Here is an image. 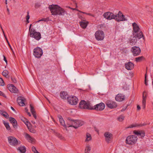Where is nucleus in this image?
<instances>
[{"label": "nucleus", "instance_id": "f257e3e1", "mask_svg": "<svg viewBox=\"0 0 153 153\" xmlns=\"http://www.w3.org/2000/svg\"><path fill=\"white\" fill-rule=\"evenodd\" d=\"M48 8L52 15L64 16L66 13L64 9L57 5H49Z\"/></svg>", "mask_w": 153, "mask_h": 153}, {"label": "nucleus", "instance_id": "f03ea898", "mask_svg": "<svg viewBox=\"0 0 153 153\" xmlns=\"http://www.w3.org/2000/svg\"><path fill=\"white\" fill-rule=\"evenodd\" d=\"M143 37V39H144V35L142 31H140L138 33V34H133L132 36H131L129 40V43L131 45H134L137 42V39H140Z\"/></svg>", "mask_w": 153, "mask_h": 153}, {"label": "nucleus", "instance_id": "7ed1b4c3", "mask_svg": "<svg viewBox=\"0 0 153 153\" xmlns=\"http://www.w3.org/2000/svg\"><path fill=\"white\" fill-rule=\"evenodd\" d=\"M79 107L81 109L92 110L93 106L90 105L89 102H87L84 100H82L80 102Z\"/></svg>", "mask_w": 153, "mask_h": 153}, {"label": "nucleus", "instance_id": "20e7f679", "mask_svg": "<svg viewBox=\"0 0 153 153\" xmlns=\"http://www.w3.org/2000/svg\"><path fill=\"white\" fill-rule=\"evenodd\" d=\"M137 139V137L134 135H129L126 137V143L128 145H132L135 143Z\"/></svg>", "mask_w": 153, "mask_h": 153}, {"label": "nucleus", "instance_id": "39448f33", "mask_svg": "<svg viewBox=\"0 0 153 153\" xmlns=\"http://www.w3.org/2000/svg\"><path fill=\"white\" fill-rule=\"evenodd\" d=\"M30 36L31 37L34 38L36 40L38 41L41 38V35L39 32H36L35 30L31 28L30 32Z\"/></svg>", "mask_w": 153, "mask_h": 153}, {"label": "nucleus", "instance_id": "423d86ee", "mask_svg": "<svg viewBox=\"0 0 153 153\" xmlns=\"http://www.w3.org/2000/svg\"><path fill=\"white\" fill-rule=\"evenodd\" d=\"M8 140L9 143L11 146H16L18 144L20 143V142L19 143V142L13 136H9L8 137Z\"/></svg>", "mask_w": 153, "mask_h": 153}, {"label": "nucleus", "instance_id": "0eeeda50", "mask_svg": "<svg viewBox=\"0 0 153 153\" xmlns=\"http://www.w3.org/2000/svg\"><path fill=\"white\" fill-rule=\"evenodd\" d=\"M104 32L100 30L97 31L95 34V36L96 39L98 40H102L104 38Z\"/></svg>", "mask_w": 153, "mask_h": 153}, {"label": "nucleus", "instance_id": "6e6552de", "mask_svg": "<svg viewBox=\"0 0 153 153\" xmlns=\"http://www.w3.org/2000/svg\"><path fill=\"white\" fill-rule=\"evenodd\" d=\"M33 54L36 57L40 58L43 54L42 50L40 48H35L33 50Z\"/></svg>", "mask_w": 153, "mask_h": 153}, {"label": "nucleus", "instance_id": "1a4fd4ad", "mask_svg": "<svg viewBox=\"0 0 153 153\" xmlns=\"http://www.w3.org/2000/svg\"><path fill=\"white\" fill-rule=\"evenodd\" d=\"M105 103L107 106L111 109L114 108L117 106L116 102L110 100H107Z\"/></svg>", "mask_w": 153, "mask_h": 153}, {"label": "nucleus", "instance_id": "9d476101", "mask_svg": "<svg viewBox=\"0 0 153 153\" xmlns=\"http://www.w3.org/2000/svg\"><path fill=\"white\" fill-rule=\"evenodd\" d=\"M104 17L108 20H111L112 19L116 20V15L112 13L108 12L105 13L103 15Z\"/></svg>", "mask_w": 153, "mask_h": 153}, {"label": "nucleus", "instance_id": "9b49d317", "mask_svg": "<svg viewBox=\"0 0 153 153\" xmlns=\"http://www.w3.org/2000/svg\"><path fill=\"white\" fill-rule=\"evenodd\" d=\"M127 20L125 18V16L122 13L119 11L118 13L116 15V21L120 22L123 21H127Z\"/></svg>", "mask_w": 153, "mask_h": 153}, {"label": "nucleus", "instance_id": "f8f14e48", "mask_svg": "<svg viewBox=\"0 0 153 153\" xmlns=\"http://www.w3.org/2000/svg\"><path fill=\"white\" fill-rule=\"evenodd\" d=\"M131 50L134 56L139 55L141 52L140 48L138 47L135 46L132 47Z\"/></svg>", "mask_w": 153, "mask_h": 153}, {"label": "nucleus", "instance_id": "ddd939ff", "mask_svg": "<svg viewBox=\"0 0 153 153\" xmlns=\"http://www.w3.org/2000/svg\"><path fill=\"white\" fill-rule=\"evenodd\" d=\"M105 141L108 143L111 142L113 138V135L108 132L105 133L104 134Z\"/></svg>", "mask_w": 153, "mask_h": 153}, {"label": "nucleus", "instance_id": "4468645a", "mask_svg": "<svg viewBox=\"0 0 153 153\" xmlns=\"http://www.w3.org/2000/svg\"><path fill=\"white\" fill-rule=\"evenodd\" d=\"M132 26L133 28V34L135 33L138 34L140 31H142L140 30V29L139 26L136 22L132 23Z\"/></svg>", "mask_w": 153, "mask_h": 153}, {"label": "nucleus", "instance_id": "2eb2a0df", "mask_svg": "<svg viewBox=\"0 0 153 153\" xmlns=\"http://www.w3.org/2000/svg\"><path fill=\"white\" fill-rule=\"evenodd\" d=\"M76 120H74L70 117H68L67 125L68 126V127H73L75 129H76V126H74V124L76 123Z\"/></svg>", "mask_w": 153, "mask_h": 153}, {"label": "nucleus", "instance_id": "dca6fc26", "mask_svg": "<svg viewBox=\"0 0 153 153\" xmlns=\"http://www.w3.org/2000/svg\"><path fill=\"white\" fill-rule=\"evenodd\" d=\"M105 108V104L102 102L100 103L97 104L93 107L92 110L95 109L96 110L102 111Z\"/></svg>", "mask_w": 153, "mask_h": 153}, {"label": "nucleus", "instance_id": "f3484780", "mask_svg": "<svg viewBox=\"0 0 153 153\" xmlns=\"http://www.w3.org/2000/svg\"><path fill=\"white\" fill-rule=\"evenodd\" d=\"M69 104L72 105H76V100L75 96L68 97L67 98Z\"/></svg>", "mask_w": 153, "mask_h": 153}, {"label": "nucleus", "instance_id": "a211bd4d", "mask_svg": "<svg viewBox=\"0 0 153 153\" xmlns=\"http://www.w3.org/2000/svg\"><path fill=\"white\" fill-rule=\"evenodd\" d=\"M26 101L25 98L22 97H19L17 100V102L19 105L23 106L25 105V102Z\"/></svg>", "mask_w": 153, "mask_h": 153}, {"label": "nucleus", "instance_id": "6ab92c4d", "mask_svg": "<svg viewBox=\"0 0 153 153\" xmlns=\"http://www.w3.org/2000/svg\"><path fill=\"white\" fill-rule=\"evenodd\" d=\"M7 88L10 91L14 93H17L18 91L17 89L13 85L10 84L8 85Z\"/></svg>", "mask_w": 153, "mask_h": 153}, {"label": "nucleus", "instance_id": "aec40b11", "mask_svg": "<svg viewBox=\"0 0 153 153\" xmlns=\"http://www.w3.org/2000/svg\"><path fill=\"white\" fill-rule=\"evenodd\" d=\"M115 99L117 101H122L125 100V96L122 94H119L116 96Z\"/></svg>", "mask_w": 153, "mask_h": 153}, {"label": "nucleus", "instance_id": "412c9836", "mask_svg": "<svg viewBox=\"0 0 153 153\" xmlns=\"http://www.w3.org/2000/svg\"><path fill=\"white\" fill-rule=\"evenodd\" d=\"M125 68L128 70H131L134 67V64L131 62H128L125 64Z\"/></svg>", "mask_w": 153, "mask_h": 153}, {"label": "nucleus", "instance_id": "4be33fe9", "mask_svg": "<svg viewBox=\"0 0 153 153\" xmlns=\"http://www.w3.org/2000/svg\"><path fill=\"white\" fill-rule=\"evenodd\" d=\"M133 133L140 137H144L145 135L144 132L143 131L134 130L133 131Z\"/></svg>", "mask_w": 153, "mask_h": 153}, {"label": "nucleus", "instance_id": "5701e85b", "mask_svg": "<svg viewBox=\"0 0 153 153\" xmlns=\"http://www.w3.org/2000/svg\"><path fill=\"white\" fill-rule=\"evenodd\" d=\"M85 18H83V21H81L79 22V24L80 26L82 28L85 29V28L88 25V22L85 20Z\"/></svg>", "mask_w": 153, "mask_h": 153}, {"label": "nucleus", "instance_id": "b1692460", "mask_svg": "<svg viewBox=\"0 0 153 153\" xmlns=\"http://www.w3.org/2000/svg\"><path fill=\"white\" fill-rule=\"evenodd\" d=\"M9 120L10 122L12 124L13 127L16 128L17 127V122L15 118L10 117L9 118Z\"/></svg>", "mask_w": 153, "mask_h": 153}, {"label": "nucleus", "instance_id": "393cba45", "mask_svg": "<svg viewBox=\"0 0 153 153\" xmlns=\"http://www.w3.org/2000/svg\"><path fill=\"white\" fill-rule=\"evenodd\" d=\"M60 96L61 98L63 99H66L68 97V93L65 91L61 92L60 93Z\"/></svg>", "mask_w": 153, "mask_h": 153}, {"label": "nucleus", "instance_id": "a878e982", "mask_svg": "<svg viewBox=\"0 0 153 153\" xmlns=\"http://www.w3.org/2000/svg\"><path fill=\"white\" fill-rule=\"evenodd\" d=\"M30 110L32 113V114L33 115L35 119L36 118V114L35 111H34V107L32 105L30 104Z\"/></svg>", "mask_w": 153, "mask_h": 153}, {"label": "nucleus", "instance_id": "bb28decb", "mask_svg": "<svg viewBox=\"0 0 153 153\" xmlns=\"http://www.w3.org/2000/svg\"><path fill=\"white\" fill-rule=\"evenodd\" d=\"M147 93L145 91H144L143 93V104H146V99Z\"/></svg>", "mask_w": 153, "mask_h": 153}, {"label": "nucleus", "instance_id": "cd10ccee", "mask_svg": "<svg viewBox=\"0 0 153 153\" xmlns=\"http://www.w3.org/2000/svg\"><path fill=\"white\" fill-rule=\"evenodd\" d=\"M85 123L84 121L80 120H77V128L81 126Z\"/></svg>", "mask_w": 153, "mask_h": 153}, {"label": "nucleus", "instance_id": "c85d7f7f", "mask_svg": "<svg viewBox=\"0 0 153 153\" xmlns=\"http://www.w3.org/2000/svg\"><path fill=\"white\" fill-rule=\"evenodd\" d=\"M25 137L26 139L30 142L33 141L34 139L32 138L29 134L26 133Z\"/></svg>", "mask_w": 153, "mask_h": 153}, {"label": "nucleus", "instance_id": "c756f323", "mask_svg": "<svg viewBox=\"0 0 153 153\" xmlns=\"http://www.w3.org/2000/svg\"><path fill=\"white\" fill-rule=\"evenodd\" d=\"M18 150L22 153H25L26 152V148L24 146H21L18 148Z\"/></svg>", "mask_w": 153, "mask_h": 153}, {"label": "nucleus", "instance_id": "7c9ffc66", "mask_svg": "<svg viewBox=\"0 0 153 153\" xmlns=\"http://www.w3.org/2000/svg\"><path fill=\"white\" fill-rule=\"evenodd\" d=\"M86 135V138L85 139V141L86 142H88L91 140V135L89 133H87Z\"/></svg>", "mask_w": 153, "mask_h": 153}, {"label": "nucleus", "instance_id": "2f4dec72", "mask_svg": "<svg viewBox=\"0 0 153 153\" xmlns=\"http://www.w3.org/2000/svg\"><path fill=\"white\" fill-rule=\"evenodd\" d=\"M8 74L9 72L8 71L6 70H4L2 73L3 75L7 78L9 77L8 76Z\"/></svg>", "mask_w": 153, "mask_h": 153}, {"label": "nucleus", "instance_id": "473e14b6", "mask_svg": "<svg viewBox=\"0 0 153 153\" xmlns=\"http://www.w3.org/2000/svg\"><path fill=\"white\" fill-rule=\"evenodd\" d=\"M3 123L8 130H10L11 129L8 123H6L4 121H3Z\"/></svg>", "mask_w": 153, "mask_h": 153}, {"label": "nucleus", "instance_id": "72a5a7b5", "mask_svg": "<svg viewBox=\"0 0 153 153\" xmlns=\"http://www.w3.org/2000/svg\"><path fill=\"white\" fill-rule=\"evenodd\" d=\"M144 59L143 56L137 57L135 59V61L137 62H140Z\"/></svg>", "mask_w": 153, "mask_h": 153}, {"label": "nucleus", "instance_id": "f704fd0d", "mask_svg": "<svg viewBox=\"0 0 153 153\" xmlns=\"http://www.w3.org/2000/svg\"><path fill=\"white\" fill-rule=\"evenodd\" d=\"M91 148L89 146H87L85 149V153H89V152L91 150Z\"/></svg>", "mask_w": 153, "mask_h": 153}, {"label": "nucleus", "instance_id": "c9c22d12", "mask_svg": "<svg viewBox=\"0 0 153 153\" xmlns=\"http://www.w3.org/2000/svg\"><path fill=\"white\" fill-rule=\"evenodd\" d=\"M23 122L25 123H29V122L28 120H27V119L24 117H22L20 118Z\"/></svg>", "mask_w": 153, "mask_h": 153}, {"label": "nucleus", "instance_id": "e433bc0d", "mask_svg": "<svg viewBox=\"0 0 153 153\" xmlns=\"http://www.w3.org/2000/svg\"><path fill=\"white\" fill-rule=\"evenodd\" d=\"M28 129L29 131L33 133H35L36 132V131L35 130L30 127H28Z\"/></svg>", "mask_w": 153, "mask_h": 153}, {"label": "nucleus", "instance_id": "4c0bfd02", "mask_svg": "<svg viewBox=\"0 0 153 153\" xmlns=\"http://www.w3.org/2000/svg\"><path fill=\"white\" fill-rule=\"evenodd\" d=\"M124 117L123 115H121L118 118V120L120 122L122 121L124 119Z\"/></svg>", "mask_w": 153, "mask_h": 153}, {"label": "nucleus", "instance_id": "58836bf2", "mask_svg": "<svg viewBox=\"0 0 153 153\" xmlns=\"http://www.w3.org/2000/svg\"><path fill=\"white\" fill-rule=\"evenodd\" d=\"M60 124L62 126H63L64 127H65V128H66V125L65 123V121L63 119V121L60 120H59Z\"/></svg>", "mask_w": 153, "mask_h": 153}, {"label": "nucleus", "instance_id": "ea45409f", "mask_svg": "<svg viewBox=\"0 0 153 153\" xmlns=\"http://www.w3.org/2000/svg\"><path fill=\"white\" fill-rule=\"evenodd\" d=\"M4 81L1 78H0V85L1 86H4Z\"/></svg>", "mask_w": 153, "mask_h": 153}, {"label": "nucleus", "instance_id": "a19ab883", "mask_svg": "<svg viewBox=\"0 0 153 153\" xmlns=\"http://www.w3.org/2000/svg\"><path fill=\"white\" fill-rule=\"evenodd\" d=\"M4 114H3V116L4 117H5L7 119L9 118V115L7 114V113L5 112H4Z\"/></svg>", "mask_w": 153, "mask_h": 153}, {"label": "nucleus", "instance_id": "79ce46f5", "mask_svg": "<svg viewBox=\"0 0 153 153\" xmlns=\"http://www.w3.org/2000/svg\"><path fill=\"white\" fill-rule=\"evenodd\" d=\"M41 6V4L40 3L37 2L35 4V7L36 8L39 7Z\"/></svg>", "mask_w": 153, "mask_h": 153}, {"label": "nucleus", "instance_id": "37998d69", "mask_svg": "<svg viewBox=\"0 0 153 153\" xmlns=\"http://www.w3.org/2000/svg\"><path fill=\"white\" fill-rule=\"evenodd\" d=\"M71 0L73 1L74 2H75V4L76 8H73L70 7H69V8L70 9H71L73 10H76V2L75 0Z\"/></svg>", "mask_w": 153, "mask_h": 153}, {"label": "nucleus", "instance_id": "c03bdc74", "mask_svg": "<svg viewBox=\"0 0 153 153\" xmlns=\"http://www.w3.org/2000/svg\"><path fill=\"white\" fill-rule=\"evenodd\" d=\"M0 27L2 30V31H3V33L4 34V36L5 37V38L7 41H7H8V40L7 38V37H6V36L5 35V34H4V31L2 29V28L1 27V24H0Z\"/></svg>", "mask_w": 153, "mask_h": 153}, {"label": "nucleus", "instance_id": "a18cd8bd", "mask_svg": "<svg viewBox=\"0 0 153 153\" xmlns=\"http://www.w3.org/2000/svg\"><path fill=\"white\" fill-rule=\"evenodd\" d=\"M146 77H147V74L146 73L145 74V84L146 85H148V84L147 82V79H146Z\"/></svg>", "mask_w": 153, "mask_h": 153}, {"label": "nucleus", "instance_id": "49530a36", "mask_svg": "<svg viewBox=\"0 0 153 153\" xmlns=\"http://www.w3.org/2000/svg\"><path fill=\"white\" fill-rule=\"evenodd\" d=\"M32 151L34 152V153L38 152L34 146H33L32 148Z\"/></svg>", "mask_w": 153, "mask_h": 153}, {"label": "nucleus", "instance_id": "de8ad7c7", "mask_svg": "<svg viewBox=\"0 0 153 153\" xmlns=\"http://www.w3.org/2000/svg\"><path fill=\"white\" fill-rule=\"evenodd\" d=\"M56 136L61 139H62L63 138L62 136L60 134H57Z\"/></svg>", "mask_w": 153, "mask_h": 153}, {"label": "nucleus", "instance_id": "09e8293b", "mask_svg": "<svg viewBox=\"0 0 153 153\" xmlns=\"http://www.w3.org/2000/svg\"><path fill=\"white\" fill-rule=\"evenodd\" d=\"M11 79L12 81V82H14V83H16L17 80H16V79L15 78L13 77H11Z\"/></svg>", "mask_w": 153, "mask_h": 153}, {"label": "nucleus", "instance_id": "8fccbe9b", "mask_svg": "<svg viewBox=\"0 0 153 153\" xmlns=\"http://www.w3.org/2000/svg\"><path fill=\"white\" fill-rule=\"evenodd\" d=\"M79 18L81 19L82 21H83V18H83L82 15H81L80 14L78 13L77 14Z\"/></svg>", "mask_w": 153, "mask_h": 153}, {"label": "nucleus", "instance_id": "3c124183", "mask_svg": "<svg viewBox=\"0 0 153 153\" xmlns=\"http://www.w3.org/2000/svg\"><path fill=\"white\" fill-rule=\"evenodd\" d=\"M0 96H2L5 98H6V96H5V94L1 91H0Z\"/></svg>", "mask_w": 153, "mask_h": 153}, {"label": "nucleus", "instance_id": "603ef678", "mask_svg": "<svg viewBox=\"0 0 153 153\" xmlns=\"http://www.w3.org/2000/svg\"><path fill=\"white\" fill-rule=\"evenodd\" d=\"M27 16H26V20H29L30 19V16L29 15V12L28 11L27 12Z\"/></svg>", "mask_w": 153, "mask_h": 153}, {"label": "nucleus", "instance_id": "864d4df0", "mask_svg": "<svg viewBox=\"0 0 153 153\" xmlns=\"http://www.w3.org/2000/svg\"><path fill=\"white\" fill-rule=\"evenodd\" d=\"M83 13H84L86 14L87 15L90 16H93V17H94V15L93 14H91V13H84V12H83Z\"/></svg>", "mask_w": 153, "mask_h": 153}, {"label": "nucleus", "instance_id": "5fc2aeb1", "mask_svg": "<svg viewBox=\"0 0 153 153\" xmlns=\"http://www.w3.org/2000/svg\"><path fill=\"white\" fill-rule=\"evenodd\" d=\"M58 118L59 119V120H61H61L63 121V118H62V116L61 115H59L58 116Z\"/></svg>", "mask_w": 153, "mask_h": 153}, {"label": "nucleus", "instance_id": "6e6d98bb", "mask_svg": "<svg viewBox=\"0 0 153 153\" xmlns=\"http://www.w3.org/2000/svg\"><path fill=\"white\" fill-rule=\"evenodd\" d=\"M5 111H3L2 110H0V114L1 115H2L3 116V114H4V112H5Z\"/></svg>", "mask_w": 153, "mask_h": 153}, {"label": "nucleus", "instance_id": "4d7b16f0", "mask_svg": "<svg viewBox=\"0 0 153 153\" xmlns=\"http://www.w3.org/2000/svg\"><path fill=\"white\" fill-rule=\"evenodd\" d=\"M47 21V19H46L45 18H43L42 19L40 20H39L38 22H39V21Z\"/></svg>", "mask_w": 153, "mask_h": 153}, {"label": "nucleus", "instance_id": "13d9d810", "mask_svg": "<svg viewBox=\"0 0 153 153\" xmlns=\"http://www.w3.org/2000/svg\"><path fill=\"white\" fill-rule=\"evenodd\" d=\"M3 57H4V60L5 61V62H6V64H7V59L6 58V57H5V56L4 55H3Z\"/></svg>", "mask_w": 153, "mask_h": 153}, {"label": "nucleus", "instance_id": "bf43d9fd", "mask_svg": "<svg viewBox=\"0 0 153 153\" xmlns=\"http://www.w3.org/2000/svg\"><path fill=\"white\" fill-rule=\"evenodd\" d=\"M127 108V107H126L125 108H123V109H122L121 110V111H124Z\"/></svg>", "mask_w": 153, "mask_h": 153}, {"label": "nucleus", "instance_id": "052dcab7", "mask_svg": "<svg viewBox=\"0 0 153 153\" xmlns=\"http://www.w3.org/2000/svg\"><path fill=\"white\" fill-rule=\"evenodd\" d=\"M135 126H134L133 125H131V126H129L128 127V128H133V127H135Z\"/></svg>", "mask_w": 153, "mask_h": 153}, {"label": "nucleus", "instance_id": "680f3d73", "mask_svg": "<svg viewBox=\"0 0 153 153\" xmlns=\"http://www.w3.org/2000/svg\"><path fill=\"white\" fill-rule=\"evenodd\" d=\"M137 110H139L140 109V107L139 105H137Z\"/></svg>", "mask_w": 153, "mask_h": 153}, {"label": "nucleus", "instance_id": "e2e57ef3", "mask_svg": "<svg viewBox=\"0 0 153 153\" xmlns=\"http://www.w3.org/2000/svg\"><path fill=\"white\" fill-rule=\"evenodd\" d=\"M7 43H8V45H9V47H10V48L11 49V50H12V48H11V45H10V43H9V42H8V41H7Z\"/></svg>", "mask_w": 153, "mask_h": 153}, {"label": "nucleus", "instance_id": "0e129e2a", "mask_svg": "<svg viewBox=\"0 0 153 153\" xmlns=\"http://www.w3.org/2000/svg\"><path fill=\"white\" fill-rule=\"evenodd\" d=\"M28 123H25L26 124V126H27L28 128V127H30V126H28Z\"/></svg>", "mask_w": 153, "mask_h": 153}, {"label": "nucleus", "instance_id": "69168bd1", "mask_svg": "<svg viewBox=\"0 0 153 153\" xmlns=\"http://www.w3.org/2000/svg\"><path fill=\"white\" fill-rule=\"evenodd\" d=\"M31 26H32V25L31 24H30V27H29V31L30 32V30H31Z\"/></svg>", "mask_w": 153, "mask_h": 153}, {"label": "nucleus", "instance_id": "338daca9", "mask_svg": "<svg viewBox=\"0 0 153 153\" xmlns=\"http://www.w3.org/2000/svg\"><path fill=\"white\" fill-rule=\"evenodd\" d=\"M11 109L13 111H15V109L12 106L11 107Z\"/></svg>", "mask_w": 153, "mask_h": 153}, {"label": "nucleus", "instance_id": "774afa93", "mask_svg": "<svg viewBox=\"0 0 153 153\" xmlns=\"http://www.w3.org/2000/svg\"><path fill=\"white\" fill-rule=\"evenodd\" d=\"M27 114L29 116H31V114H30V113L29 112H27Z\"/></svg>", "mask_w": 153, "mask_h": 153}]
</instances>
